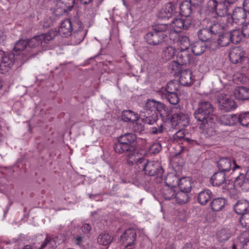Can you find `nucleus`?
Listing matches in <instances>:
<instances>
[{
  "instance_id": "nucleus-1",
  "label": "nucleus",
  "mask_w": 249,
  "mask_h": 249,
  "mask_svg": "<svg viewBox=\"0 0 249 249\" xmlns=\"http://www.w3.org/2000/svg\"><path fill=\"white\" fill-rule=\"evenodd\" d=\"M57 35L56 30L51 29L46 34L35 36L31 38L27 39L28 47L21 55V63L23 64L30 59L36 57L41 49L46 47L50 41L53 39Z\"/></svg>"
},
{
  "instance_id": "nucleus-2",
  "label": "nucleus",
  "mask_w": 249,
  "mask_h": 249,
  "mask_svg": "<svg viewBox=\"0 0 249 249\" xmlns=\"http://www.w3.org/2000/svg\"><path fill=\"white\" fill-rule=\"evenodd\" d=\"M113 146L115 152L118 154L132 155L136 149L137 136L132 133H126L116 138Z\"/></svg>"
},
{
  "instance_id": "nucleus-3",
  "label": "nucleus",
  "mask_w": 249,
  "mask_h": 249,
  "mask_svg": "<svg viewBox=\"0 0 249 249\" xmlns=\"http://www.w3.org/2000/svg\"><path fill=\"white\" fill-rule=\"evenodd\" d=\"M137 165L139 168L143 170L146 175L149 176H155L156 181L160 182L162 181V174L164 170L158 161L148 160L144 158L136 160Z\"/></svg>"
},
{
  "instance_id": "nucleus-4",
  "label": "nucleus",
  "mask_w": 249,
  "mask_h": 249,
  "mask_svg": "<svg viewBox=\"0 0 249 249\" xmlns=\"http://www.w3.org/2000/svg\"><path fill=\"white\" fill-rule=\"evenodd\" d=\"M229 55L231 62L233 64H238L241 68H246L249 66V59L244 55V53L240 48H232Z\"/></svg>"
},
{
  "instance_id": "nucleus-5",
  "label": "nucleus",
  "mask_w": 249,
  "mask_h": 249,
  "mask_svg": "<svg viewBox=\"0 0 249 249\" xmlns=\"http://www.w3.org/2000/svg\"><path fill=\"white\" fill-rule=\"evenodd\" d=\"M152 28L161 36H163L167 41L170 39V43L176 41L177 38L175 37L178 36V34L173 31L170 24L158 23L153 26Z\"/></svg>"
},
{
  "instance_id": "nucleus-6",
  "label": "nucleus",
  "mask_w": 249,
  "mask_h": 249,
  "mask_svg": "<svg viewBox=\"0 0 249 249\" xmlns=\"http://www.w3.org/2000/svg\"><path fill=\"white\" fill-rule=\"evenodd\" d=\"M178 187L181 192L178 194V197H185V199L180 198L178 202H187L190 201L188 193L191 191L192 183L189 178H182L179 179Z\"/></svg>"
},
{
  "instance_id": "nucleus-7",
  "label": "nucleus",
  "mask_w": 249,
  "mask_h": 249,
  "mask_svg": "<svg viewBox=\"0 0 249 249\" xmlns=\"http://www.w3.org/2000/svg\"><path fill=\"white\" fill-rule=\"evenodd\" d=\"M246 12L243 8H235L232 14H229L226 18L228 26L231 25L233 22L237 24H243L247 18Z\"/></svg>"
},
{
  "instance_id": "nucleus-8",
  "label": "nucleus",
  "mask_w": 249,
  "mask_h": 249,
  "mask_svg": "<svg viewBox=\"0 0 249 249\" xmlns=\"http://www.w3.org/2000/svg\"><path fill=\"white\" fill-rule=\"evenodd\" d=\"M217 102L219 108L225 112L230 111L236 108L235 101L229 95L223 93L218 95Z\"/></svg>"
},
{
  "instance_id": "nucleus-9",
  "label": "nucleus",
  "mask_w": 249,
  "mask_h": 249,
  "mask_svg": "<svg viewBox=\"0 0 249 249\" xmlns=\"http://www.w3.org/2000/svg\"><path fill=\"white\" fill-rule=\"evenodd\" d=\"M209 7L214 11L217 15L220 17H225L228 14L231 7L224 1H218L217 0H212L208 1Z\"/></svg>"
},
{
  "instance_id": "nucleus-10",
  "label": "nucleus",
  "mask_w": 249,
  "mask_h": 249,
  "mask_svg": "<svg viewBox=\"0 0 249 249\" xmlns=\"http://www.w3.org/2000/svg\"><path fill=\"white\" fill-rule=\"evenodd\" d=\"M177 1H172L165 4L164 7L158 13L159 19H169L177 13Z\"/></svg>"
},
{
  "instance_id": "nucleus-11",
  "label": "nucleus",
  "mask_w": 249,
  "mask_h": 249,
  "mask_svg": "<svg viewBox=\"0 0 249 249\" xmlns=\"http://www.w3.org/2000/svg\"><path fill=\"white\" fill-rule=\"evenodd\" d=\"M189 122L190 119L188 115L182 112L174 113L171 119L172 125L178 127V128L187 126Z\"/></svg>"
},
{
  "instance_id": "nucleus-12",
  "label": "nucleus",
  "mask_w": 249,
  "mask_h": 249,
  "mask_svg": "<svg viewBox=\"0 0 249 249\" xmlns=\"http://www.w3.org/2000/svg\"><path fill=\"white\" fill-rule=\"evenodd\" d=\"M171 28H173V31L176 34L180 32L182 30H187L192 24L190 18H174L170 24Z\"/></svg>"
},
{
  "instance_id": "nucleus-13",
  "label": "nucleus",
  "mask_w": 249,
  "mask_h": 249,
  "mask_svg": "<svg viewBox=\"0 0 249 249\" xmlns=\"http://www.w3.org/2000/svg\"><path fill=\"white\" fill-rule=\"evenodd\" d=\"M214 118L207 120L200 121L201 123L199 125V129L201 133L208 137L213 135L215 134Z\"/></svg>"
},
{
  "instance_id": "nucleus-14",
  "label": "nucleus",
  "mask_w": 249,
  "mask_h": 249,
  "mask_svg": "<svg viewBox=\"0 0 249 249\" xmlns=\"http://www.w3.org/2000/svg\"><path fill=\"white\" fill-rule=\"evenodd\" d=\"M145 41L150 45L156 46L167 41L163 36H161L153 29V31L147 33L144 36Z\"/></svg>"
},
{
  "instance_id": "nucleus-15",
  "label": "nucleus",
  "mask_w": 249,
  "mask_h": 249,
  "mask_svg": "<svg viewBox=\"0 0 249 249\" xmlns=\"http://www.w3.org/2000/svg\"><path fill=\"white\" fill-rule=\"evenodd\" d=\"M198 202H211L218 201L219 202H225V199L222 197H214L212 192L209 190H205L200 192L197 196Z\"/></svg>"
},
{
  "instance_id": "nucleus-16",
  "label": "nucleus",
  "mask_w": 249,
  "mask_h": 249,
  "mask_svg": "<svg viewBox=\"0 0 249 249\" xmlns=\"http://www.w3.org/2000/svg\"><path fill=\"white\" fill-rule=\"evenodd\" d=\"M136 236V234L135 230L130 228L126 230L121 236L120 240L127 248L133 244L135 240Z\"/></svg>"
},
{
  "instance_id": "nucleus-17",
  "label": "nucleus",
  "mask_w": 249,
  "mask_h": 249,
  "mask_svg": "<svg viewBox=\"0 0 249 249\" xmlns=\"http://www.w3.org/2000/svg\"><path fill=\"white\" fill-rule=\"evenodd\" d=\"M139 116L143 123L148 124H153L158 120L157 112H156L141 111Z\"/></svg>"
},
{
  "instance_id": "nucleus-18",
  "label": "nucleus",
  "mask_w": 249,
  "mask_h": 249,
  "mask_svg": "<svg viewBox=\"0 0 249 249\" xmlns=\"http://www.w3.org/2000/svg\"><path fill=\"white\" fill-rule=\"evenodd\" d=\"M192 55L187 47L184 49H181L178 53L177 60L181 65H186L190 63Z\"/></svg>"
},
{
  "instance_id": "nucleus-19",
  "label": "nucleus",
  "mask_w": 249,
  "mask_h": 249,
  "mask_svg": "<svg viewBox=\"0 0 249 249\" xmlns=\"http://www.w3.org/2000/svg\"><path fill=\"white\" fill-rule=\"evenodd\" d=\"M179 82L184 86L192 85L193 84L192 71L189 69L181 70L180 72Z\"/></svg>"
},
{
  "instance_id": "nucleus-20",
  "label": "nucleus",
  "mask_w": 249,
  "mask_h": 249,
  "mask_svg": "<svg viewBox=\"0 0 249 249\" xmlns=\"http://www.w3.org/2000/svg\"><path fill=\"white\" fill-rule=\"evenodd\" d=\"M179 6L180 14L184 17L188 18H190L189 17L196 8L193 6V4L190 1L187 0L183 1Z\"/></svg>"
},
{
  "instance_id": "nucleus-21",
  "label": "nucleus",
  "mask_w": 249,
  "mask_h": 249,
  "mask_svg": "<svg viewBox=\"0 0 249 249\" xmlns=\"http://www.w3.org/2000/svg\"><path fill=\"white\" fill-rule=\"evenodd\" d=\"M233 95L238 100H249V88L243 86L237 87L234 90Z\"/></svg>"
},
{
  "instance_id": "nucleus-22",
  "label": "nucleus",
  "mask_w": 249,
  "mask_h": 249,
  "mask_svg": "<svg viewBox=\"0 0 249 249\" xmlns=\"http://www.w3.org/2000/svg\"><path fill=\"white\" fill-rule=\"evenodd\" d=\"M70 19H65L60 24L59 28V34L64 37H67L71 35L72 30Z\"/></svg>"
},
{
  "instance_id": "nucleus-23",
  "label": "nucleus",
  "mask_w": 249,
  "mask_h": 249,
  "mask_svg": "<svg viewBox=\"0 0 249 249\" xmlns=\"http://www.w3.org/2000/svg\"><path fill=\"white\" fill-rule=\"evenodd\" d=\"M87 31L85 29H81L78 31L71 33V43L72 45L80 44L85 37Z\"/></svg>"
},
{
  "instance_id": "nucleus-24",
  "label": "nucleus",
  "mask_w": 249,
  "mask_h": 249,
  "mask_svg": "<svg viewBox=\"0 0 249 249\" xmlns=\"http://www.w3.org/2000/svg\"><path fill=\"white\" fill-rule=\"evenodd\" d=\"M139 115L131 110H124L122 112L121 119L123 121L127 123H132L138 121Z\"/></svg>"
},
{
  "instance_id": "nucleus-25",
  "label": "nucleus",
  "mask_w": 249,
  "mask_h": 249,
  "mask_svg": "<svg viewBox=\"0 0 249 249\" xmlns=\"http://www.w3.org/2000/svg\"><path fill=\"white\" fill-rule=\"evenodd\" d=\"M232 166L231 160L227 158H222L217 161V167L220 172L225 173L229 172Z\"/></svg>"
},
{
  "instance_id": "nucleus-26",
  "label": "nucleus",
  "mask_w": 249,
  "mask_h": 249,
  "mask_svg": "<svg viewBox=\"0 0 249 249\" xmlns=\"http://www.w3.org/2000/svg\"><path fill=\"white\" fill-rule=\"evenodd\" d=\"M197 108L201 109L202 111H204L209 115L215 117L213 113L214 107L210 102L206 101H200L198 103Z\"/></svg>"
},
{
  "instance_id": "nucleus-27",
  "label": "nucleus",
  "mask_w": 249,
  "mask_h": 249,
  "mask_svg": "<svg viewBox=\"0 0 249 249\" xmlns=\"http://www.w3.org/2000/svg\"><path fill=\"white\" fill-rule=\"evenodd\" d=\"M226 176L222 172L215 173L211 177L210 182L213 186H219L225 181Z\"/></svg>"
},
{
  "instance_id": "nucleus-28",
  "label": "nucleus",
  "mask_w": 249,
  "mask_h": 249,
  "mask_svg": "<svg viewBox=\"0 0 249 249\" xmlns=\"http://www.w3.org/2000/svg\"><path fill=\"white\" fill-rule=\"evenodd\" d=\"M234 185L235 187H243V189H248L249 188V180L245 178L244 174L240 173L235 178Z\"/></svg>"
},
{
  "instance_id": "nucleus-29",
  "label": "nucleus",
  "mask_w": 249,
  "mask_h": 249,
  "mask_svg": "<svg viewBox=\"0 0 249 249\" xmlns=\"http://www.w3.org/2000/svg\"><path fill=\"white\" fill-rule=\"evenodd\" d=\"M191 47L192 52L196 55H201L206 49L204 43L201 41L194 42L192 44Z\"/></svg>"
},
{
  "instance_id": "nucleus-30",
  "label": "nucleus",
  "mask_w": 249,
  "mask_h": 249,
  "mask_svg": "<svg viewBox=\"0 0 249 249\" xmlns=\"http://www.w3.org/2000/svg\"><path fill=\"white\" fill-rule=\"evenodd\" d=\"M237 115H224L220 117L221 122L227 125H234L238 123Z\"/></svg>"
},
{
  "instance_id": "nucleus-31",
  "label": "nucleus",
  "mask_w": 249,
  "mask_h": 249,
  "mask_svg": "<svg viewBox=\"0 0 249 249\" xmlns=\"http://www.w3.org/2000/svg\"><path fill=\"white\" fill-rule=\"evenodd\" d=\"M229 34H230L231 42L233 44L240 43L244 36L242 31L239 29L232 30L229 32Z\"/></svg>"
},
{
  "instance_id": "nucleus-32",
  "label": "nucleus",
  "mask_w": 249,
  "mask_h": 249,
  "mask_svg": "<svg viewBox=\"0 0 249 249\" xmlns=\"http://www.w3.org/2000/svg\"><path fill=\"white\" fill-rule=\"evenodd\" d=\"M197 36L199 40L204 42L210 40L212 37V33L210 28H205L200 29L197 33Z\"/></svg>"
},
{
  "instance_id": "nucleus-33",
  "label": "nucleus",
  "mask_w": 249,
  "mask_h": 249,
  "mask_svg": "<svg viewBox=\"0 0 249 249\" xmlns=\"http://www.w3.org/2000/svg\"><path fill=\"white\" fill-rule=\"evenodd\" d=\"M27 47V39H23L22 38H20L15 43L13 51L16 52H21V53H19V56L21 58V54L22 53L25 52Z\"/></svg>"
},
{
  "instance_id": "nucleus-34",
  "label": "nucleus",
  "mask_w": 249,
  "mask_h": 249,
  "mask_svg": "<svg viewBox=\"0 0 249 249\" xmlns=\"http://www.w3.org/2000/svg\"><path fill=\"white\" fill-rule=\"evenodd\" d=\"M179 179V178L174 174H168L165 179L166 186L173 188L176 187L178 185Z\"/></svg>"
},
{
  "instance_id": "nucleus-35",
  "label": "nucleus",
  "mask_w": 249,
  "mask_h": 249,
  "mask_svg": "<svg viewBox=\"0 0 249 249\" xmlns=\"http://www.w3.org/2000/svg\"><path fill=\"white\" fill-rule=\"evenodd\" d=\"M241 249H249V231H246L242 233L239 237Z\"/></svg>"
},
{
  "instance_id": "nucleus-36",
  "label": "nucleus",
  "mask_w": 249,
  "mask_h": 249,
  "mask_svg": "<svg viewBox=\"0 0 249 249\" xmlns=\"http://www.w3.org/2000/svg\"><path fill=\"white\" fill-rule=\"evenodd\" d=\"M176 53L175 48L169 46L164 48L162 52V57L166 60H169L173 58Z\"/></svg>"
},
{
  "instance_id": "nucleus-37",
  "label": "nucleus",
  "mask_w": 249,
  "mask_h": 249,
  "mask_svg": "<svg viewBox=\"0 0 249 249\" xmlns=\"http://www.w3.org/2000/svg\"><path fill=\"white\" fill-rule=\"evenodd\" d=\"M56 247L55 241L47 235L40 247L37 249H53Z\"/></svg>"
},
{
  "instance_id": "nucleus-38",
  "label": "nucleus",
  "mask_w": 249,
  "mask_h": 249,
  "mask_svg": "<svg viewBox=\"0 0 249 249\" xmlns=\"http://www.w3.org/2000/svg\"><path fill=\"white\" fill-rule=\"evenodd\" d=\"M113 240L111 235L108 233H102L99 235L97 238L98 243L103 246L108 245Z\"/></svg>"
},
{
  "instance_id": "nucleus-39",
  "label": "nucleus",
  "mask_w": 249,
  "mask_h": 249,
  "mask_svg": "<svg viewBox=\"0 0 249 249\" xmlns=\"http://www.w3.org/2000/svg\"><path fill=\"white\" fill-rule=\"evenodd\" d=\"M230 38L229 32H223L219 35V37L217 40V43L221 47L227 46L231 42Z\"/></svg>"
},
{
  "instance_id": "nucleus-40",
  "label": "nucleus",
  "mask_w": 249,
  "mask_h": 249,
  "mask_svg": "<svg viewBox=\"0 0 249 249\" xmlns=\"http://www.w3.org/2000/svg\"><path fill=\"white\" fill-rule=\"evenodd\" d=\"M162 196L165 200H170L176 196L174 189L166 186L162 188Z\"/></svg>"
},
{
  "instance_id": "nucleus-41",
  "label": "nucleus",
  "mask_w": 249,
  "mask_h": 249,
  "mask_svg": "<svg viewBox=\"0 0 249 249\" xmlns=\"http://www.w3.org/2000/svg\"><path fill=\"white\" fill-rule=\"evenodd\" d=\"M70 20L71 21V28H72V32L78 31V30H81V29H84L83 23L79 18L73 17L70 19Z\"/></svg>"
},
{
  "instance_id": "nucleus-42",
  "label": "nucleus",
  "mask_w": 249,
  "mask_h": 249,
  "mask_svg": "<svg viewBox=\"0 0 249 249\" xmlns=\"http://www.w3.org/2000/svg\"><path fill=\"white\" fill-rule=\"evenodd\" d=\"M194 115L195 119L197 121H202L207 120L211 118H214L213 117L209 115L204 111H202L201 109L197 108L194 113Z\"/></svg>"
},
{
  "instance_id": "nucleus-43",
  "label": "nucleus",
  "mask_w": 249,
  "mask_h": 249,
  "mask_svg": "<svg viewBox=\"0 0 249 249\" xmlns=\"http://www.w3.org/2000/svg\"><path fill=\"white\" fill-rule=\"evenodd\" d=\"M213 35H219L225 31V26L220 23H215L210 27Z\"/></svg>"
},
{
  "instance_id": "nucleus-44",
  "label": "nucleus",
  "mask_w": 249,
  "mask_h": 249,
  "mask_svg": "<svg viewBox=\"0 0 249 249\" xmlns=\"http://www.w3.org/2000/svg\"><path fill=\"white\" fill-rule=\"evenodd\" d=\"M179 88L178 81L171 80L168 82L165 87V93H177Z\"/></svg>"
},
{
  "instance_id": "nucleus-45",
  "label": "nucleus",
  "mask_w": 249,
  "mask_h": 249,
  "mask_svg": "<svg viewBox=\"0 0 249 249\" xmlns=\"http://www.w3.org/2000/svg\"><path fill=\"white\" fill-rule=\"evenodd\" d=\"M231 233L229 229H222L217 233V238L220 242H225L231 237Z\"/></svg>"
},
{
  "instance_id": "nucleus-46",
  "label": "nucleus",
  "mask_w": 249,
  "mask_h": 249,
  "mask_svg": "<svg viewBox=\"0 0 249 249\" xmlns=\"http://www.w3.org/2000/svg\"><path fill=\"white\" fill-rule=\"evenodd\" d=\"M165 108L166 107L164 104L156 101L155 111L157 112L158 115V113L160 114L162 120L165 119V117L168 116L167 114L166 116L164 115V113L166 112Z\"/></svg>"
},
{
  "instance_id": "nucleus-47",
  "label": "nucleus",
  "mask_w": 249,
  "mask_h": 249,
  "mask_svg": "<svg viewBox=\"0 0 249 249\" xmlns=\"http://www.w3.org/2000/svg\"><path fill=\"white\" fill-rule=\"evenodd\" d=\"M238 123H239L242 125L248 126L249 125V112H244L237 115Z\"/></svg>"
},
{
  "instance_id": "nucleus-48",
  "label": "nucleus",
  "mask_w": 249,
  "mask_h": 249,
  "mask_svg": "<svg viewBox=\"0 0 249 249\" xmlns=\"http://www.w3.org/2000/svg\"><path fill=\"white\" fill-rule=\"evenodd\" d=\"M167 100L172 105H176L179 102V98L177 93H164Z\"/></svg>"
},
{
  "instance_id": "nucleus-49",
  "label": "nucleus",
  "mask_w": 249,
  "mask_h": 249,
  "mask_svg": "<svg viewBox=\"0 0 249 249\" xmlns=\"http://www.w3.org/2000/svg\"><path fill=\"white\" fill-rule=\"evenodd\" d=\"M247 203H236L234 206L235 213L242 215L245 214L247 210Z\"/></svg>"
},
{
  "instance_id": "nucleus-50",
  "label": "nucleus",
  "mask_w": 249,
  "mask_h": 249,
  "mask_svg": "<svg viewBox=\"0 0 249 249\" xmlns=\"http://www.w3.org/2000/svg\"><path fill=\"white\" fill-rule=\"evenodd\" d=\"M178 130L173 136V139L175 142H180L184 140L185 139V132L184 130H181V128H179Z\"/></svg>"
},
{
  "instance_id": "nucleus-51",
  "label": "nucleus",
  "mask_w": 249,
  "mask_h": 249,
  "mask_svg": "<svg viewBox=\"0 0 249 249\" xmlns=\"http://www.w3.org/2000/svg\"><path fill=\"white\" fill-rule=\"evenodd\" d=\"M239 222L243 228H249V213L241 215Z\"/></svg>"
},
{
  "instance_id": "nucleus-52",
  "label": "nucleus",
  "mask_w": 249,
  "mask_h": 249,
  "mask_svg": "<svg viewBox=\"0 0 249 249\" xmlns=\"http://www.w3.org/2000/svg\"><path fill=\"white\" fill-rule=\"evenodd\" d=\"M181 66V65L177 60L172 61L170 63L168 68L171 72L176 73L180 70Z\"/></svg>"
},
{
  "instance_id": "nucleus-53",
  "label": "nucleus",
  "mask_w": 249,
  "mask_h": 249,
  "mask_svg": "<svg viewBox=\"0 0 249 249\" xmlns=\"http://www.w3.org/2000/svg\"><path fill=\"white\" fill-rule=\"evenodd\" d=\"M155 104L156 101L154 100L148 99L145 103L144 111H149L151 112H155Z\"/></svg>"
},
{
  "instance_id": "nucleus-54",
  "label": "nucleus",
  "mask_w": 249,
  "mask_h": 249,
  "mask_svg": "<svg viewBox=\"0 0 249 249\" xmlns=\"http://www.w3.org/2000/svg\"><path fill=\"white\" fill-rule=\"evenodd\" d=\"M161 150V145L159 142L153 143L149 149V152L152 154H157Z\"/></svg>"
},
{
  "instance_id": "nucleus-55",
  "label": "nucleus",
  "mask_w": 249,
  "mask_h": 249,
  "mask_svg": "<svg viewBox=\"0 0 249 249\" xmlns=\"http://www.w3.org/2000/svg\"><path fill=\"white\" fill-rule=\"evenodd\" d=\"M163 124L162 123L158 127H153L150 128V132L152 134H158L163 132L164 130Z\"/></svg>"
},
{
  "instance_id": "nucleus-56",
  "label": "nucleus",
  "mask_w": 249,
  "mask_h": 249,
  "mask_svg": "<svg viewBox=\"0 0 249 249\" xmlns=\"http://www.w3.org/2000/svg\"><path fill=\"white\" fill-rule=\"evenodd\" d=\"M133 124V129L135 132L141 133L144 130V126L142 123H139L138 121L132 122Z\"/></svg>"
},
{
  "instance_id": "nucleus-57",
  "label": "nucleus",
  "mask_w": 249,
  "mask_h": 249,
  "mask_svg": "<svg viewBox=\"0 0 249 249\" xmlns=\"http://www.w3.org/2000/svg\"><path fill=\"white\" fill-rule=\"evenodd\" d=\"M209 0H190L189 1L196 8L202 7L205 2H208Z\"/></svg>"
},
{
  "instance_id": "nucleus-58",
  "label": "nucleus",
  "mask_w": 249,
  "mask_h": 249,
  "mask_svg": "<svg viewBox=\"0 0 249 249\" xmlns=\"http://www.w3.org/2000/svg\"><path fill=\"white\" fill-rule=\"evenodd\" d=\"M211 207L213 211L218 212L221 210L224 206V204L221 205V203H210Z\"/></svg>"
},
{
  "instance_id": "nucleus-59",
  "label": "nucleus",
  "mask_w": 249,
  "mask_h": 249,
  "mask_svg": "<svg viewBox=\"0 0 249 249\" xmlns=\"http://www.w3.org/2000/svg\"><path fill=\"white\" fill-rule=\"evenodd\" d=\"M84 239V237L83 236L77 235L73 238V240L76 245L81 246L83 243Z\"/></svg>"
},
{
  "instance_id": "nucleus-60",
  "label": "nucleus",
  "mask_w": 249,
  "mask_h": 249,
  "mask_svg": "<svg viewBox=\"0 0 249 249\" xmlns=\"http://www.w3.org/2000/svg\"><path fill=\"white\" fill-rule=\"evenodd\" d=\"M215 220V214L212 213H208L206 216V220L209 223H213Z\"/></svg>"
},
{
  "instance_id": "nucleus-61",
  "label": "nucleus",
  "mask_w": 249,
  "mask_h": 249,
  "mask_svg": "<svg viewBox=\"0 0 249 249\" xmlns=\"http://www.w3.org/2000/svg\"><path fill=\"white\" fill-rule=\"evenodd\" d=\"M175 38H177L176 41L177 40H178L180 41L181 44L185 43L187 45H188L189 44V43H188L189 38L186 36H179L178 35V36H176Z\"/></svg>"
},
{
  "instance_id": "nucleus-62",
  "label": "nucleus",
  "mask_w": 249,
  "mask_h": 249,
  "mask_svg": "<svg viewBox=\"0 0 249 249\" xmlns=\"http://www.w3.org/2000/svg\"><path fill=\"white\" fill-rule=\"evenodd\" d=\"M91 230V227L89 224H84L81 228V230L84 234L89 233Z\"/></svg>"
},
{
  "instance_id": "nucleus-63",
  "label": "nucleus",
  "mask_w": 249,
  "mask_h": 249,
  "mask_svg": "<svg viewBox=\"0 0 249 249\" xmlns=\"http://www.w3.org/2000/svg\"><path fill=\"white\" fill-rule=\"evenodd\" d=\"M242 31L244 34V37H249V22L243 27Z\"/></svg>"
},
{
  "instance_id": "nucleus-64",
  "label": "nucleus",
  "mask_w": 249,
  "mask_h": 249,
  "mask_svg": "<svg viewBox=\"0 0 249 249\" xmlns=\"http://www.w3.org/2000/svg\"><path fill=\"white\" fill-rule=\"evenodd\" d=\"M243 9L249 13V0H244L243 3Z\"/></svg>"
}]
</instances>
